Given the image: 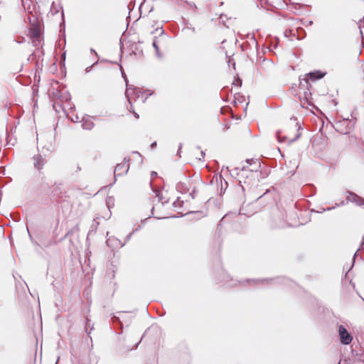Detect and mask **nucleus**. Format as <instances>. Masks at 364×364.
<instances>
[{
  "label": "nucleus",
  "instance_id": "1",
  "mask_svg": "<svg viewBox=\"0 0 364 364\" xmlns=\"http://www.w3.org/2000/svg\"><path fill=\"white\" fill-rule=\"evenodd\" d=\"M125 81L127 86L125 95L129 101L130 107L132 108L133 101L136 102V100H141L142 104L145 103L148 98V95L146 94V91H144L141 88L135 87L134 85H128L126 79Z\"/></svg>",
  "mask_w": 364,
  "mask_h": 364
},
{
  "label": "nucleus",
  "instance_id": "2",
  "mask_svg": "<svg viewBox=\"0 0 364 364\" xmlns=\"http://www.w3.org/2000/svg\"><path fill=\"white\" fill-rule=\"evenodd\" d=\"M54 146L52 144V143H48L47 144L42 146V152L43 153L44 156H46L48 153L52 152ZM33 160L35 168H36L38 171L43 169L44 165L46 163L45 156H42L41 154L35 155L33 157Z\"/></svg>",
  "mask_w": 364,
  "mask_h": 364
},
{
  "label": "nucleus",
  "instance_id": "3",
  "mask_svg": "<svg viewBox=\"0 0 364 364\" xmlns=\"http://www.w3.org/2000/svg\"><path fill=\"white\" fill-rule=\"evenodd\" d=\"M246 163L248 164L250 166H252V168H250L249 166H243L242 168L237 167L235 169H233L232 174H236L238 176H244L245 172L250 171H257V168L259 167L260 164L258 160H254V159H247Z\"/></svg>",
  "mask_w": 364,
  "mask_h": 364
},
{
  "label": "nucleus",
  "instance_id": "4",
  "mask_svg": "<svg viewBox=\"0 0 364 364\" xmlns=\"http://www.w3.org/2000/svg\"><path fill=\"white\" fill-rule=\"evenodd\" d=\"M30 38L34 46H39L41 44V25L38 22L31 23V27L29 29Z\"/></svg>",
  "mask_w": 364,
  "mask_h": 364
},
{
  "label": "nucleus",
  "instance_id": "5",
  "mask_svg": "<svg viewBox=\"0 0 364 364\" xmlns=\"http://www.w3.org/2000/svg\"><path fill=\"white\" fill-rule=\"evenodd\" d=\"M338 333L340 336V340L341 343L344 345H348L353 340L352 336L348 332L346 328L341 325L338 328Z\"/></svg>",
  "mask_w": 364,
  "mask_h": 364
},
{
  "label": "nucleus",
  "instance_id": "6",
  "mask_svg": "<svg viewBox=\"0 0 364 364\" xmlns=\"http://www.w3.org/2000/svg\"><path fill=\"white\" fill-rule=\"evenodd\" d=\"M129 159L124 158V162L121 164H118L114 169V175L115 176H122L126 174L129 168Z\"/></svg>",
  "mask_w": 364,
  "mask_h": 364
},
{
  "label": "nucleus",
  "instance_id": "7",
  "mask_svg": "<svg viewBox=\"0 0 364 364\" xmlns=\"http://www.w3.org/2000/svg\"><path fill=\"white\" fill-rule=\"evenodd\" d=\"M346 202H351L358 206L364 207V198L353 192H348L346 196Z\"/></svg>",
  "mask_w": 364,
  "mask_h": 364
},
{
  "label": "nucleus",
  "instance_id": "8",
  "mask_svg": "<svg viewBox=\"0 0 364 364\" xmlns=\"http://www.w3.org/2000/svg\"><path fill=\"white\" fill-rule=\"evenodd\" d=\"M299 136H300V134H297L296 136L295 137H294V138H290V137H289L287 136H284L283 137V139H282L281 136H280V132H277V137L278 141L279 142L287 141H288L289 143H291V142H294L296 140H297L299 138Z\"/></svg>",
  "mask_w": 364,
  "mask_h": 364
},
{
  "label": "nucleus",
  "instance_id": "9",
  "mask_svg": "<svg viewBox=\"0 0 364 364\" xmlns=\"http://www.w3.org/2000/svg\"><path fill=\"white\" fill-rule=\"evenodd\" d=\"M247 38H248L247 44L250 46V47L257 50V42L255 38V36L250 35L247 36Z\"/></svg>",
  "mask_w": 364,
  "mask_h": 364
},
{
  "label": "nucleus",
  "instance_id": "10",
  "mask_svg": "<svg viewBox=\"0 0 364 364\" xmlns=\"http://www.w3.org/2000/svg\"><path fill=\"white\" fill-rule=\"evenodd\" d=\"M308 76L309 77V78L311 80H316L322 78L323 75L321 72L317 71V72L309 73L308 74Z\"/></svg>",
  "mask_w": 364,
  "mask_h": 364
},
{
  "label": "nucleus",
  "instance_id": "11",
  "mask_svg": "<svg viewBox=\"0 0 364 364\" xmlns=\"http://www.w3.org/2000/svg\"><path fill=\"white\" fill-rule=\"evenodd\" d=\"M83 129L90 130L94 127V123L91 120H85L82 124Z\"/></svg>",
  "mask_w": 364,
  "mask_h": 364
},
{
  "label": "nucleus",
  "instance_id": "12",
  "mask_svg": "<svg viewBox=\"0 0 364 364\" xmlns=\"http://www.w3.org/2000/svg\"><path fill=\"white\" fill-rule=\"evenodd\" d=\"M153 47L154 48L155 50H156V55L161 58L162 57V55L159 52V46L157 45V43H156V39H154V42H153Z\"/></svg>",
  "mask_w": 364,
  "mask_h": 364
},
{
  "label": "nucleus",
  "instance_id": "13",
  "mask_svg": "<svg viewBox=\"0 0 364 364\" xmlns=\"http://www.w3.org/2000/svg\"><path fill=\"white\" fill-rule=\"evenodd\" d=\"M151 214H152L154 218H158V219H162V218H166V217L155 215V207L152 208V209H151Z\"/></svg>",
  "mask_w": 364,
  "mask_h": 364
},
{
  "label": "nucleus",
  "instance_id": "14",
  "mask_svg": "<svg viewBox=\"0 0 364 364\" xmlns=\"http://www.w3.org/2000/svg\"><path fill=\"white\" fill-rule=\"evenodd\" d=\"M345 204H346V201L342 200V201L341 202V203H340V204L336 203V205H335V206H333V207L328 208L327 209H323V211H325V210H332V209L335 208L336 207L339 206L340 205H345Z\"/></svg>",
  "mask_w": 364,
  "mask_h": 364
},
{
  "label": "nucleus",
  "instance_id": "15",
  "mask_svg": "<svg viewBox=\"0 0 364 364\" xmlns=\"http://www.w3.org/2000/svg\"><path fill=\"white\" fill-rule=\"evenodd\" d=\"M267 281V279H262V280H259V279H251V280H247L246 282H249V283H252L254 284H257L259 282H264Z\"/></svg>",
  "mask_w": 364,
  "mask_h": 364
},
{
  "label": "nucleus",
  "instance_id": "16",
  "mask_svg": "<svg viewBox=\"0 0 364 364\" xmlns=\"http://www.w3.org/2000/svg\"><path fill=\"white\" fill-rule=\"evenodd\" d=\"M156 197L158 198L159 202L161 203V205H164V203H167L166 200V201H163L162 200V197L160 196V193L159 192L156 193Z\"/></svg>",
  "mask_w": 364,
  "mask_h": 364
},
{
  "label": "nucleus",
  "instance_id": "17",
  "mask_svg": "<svg viewBox=\"0 0 364 364\" xmlns=\"http://www.w3.org/2000/svg\"><path fill=\"white\" fill-rule=\"evenodd\" d=\"M304 82L300 81V86L305 87V85L307 87L309 85L308 80H304Z\"/></svg>",
  "mask_w": 364,
  "mask_h": 364
},
{
  "label": "nucleus",
  "instance_id": "18",
  "mask_svg": "<svg viewBox=\"0 0 364 364\" xmlns=\"http://www.w3.org/2000/svg\"><path fill=\"white\" fill-rule=\"evenodd\" d=\"M186 3L190 6V7H193L194 9H196V6L195 4V3L193 2H188V1H186Z\"/></svg>",
  "mask_w": 364,
  "mask_h": 364
},
{
  "label": "nucleus",
  "instance_id": "19",
  "mask_svg": "<svg viewBox=\"0 0 364 364\" xmlns=\"http://www.w3.org/2000/svg\"><path fill=\"white\" fill-rule=\"evenodd\" d=\"M181 203V201H180L178 199H177V200H176V201H174V202L173 203V205L174 207H177V205H178V203Z\"/></svg>",
  "mask_w": 364,
  "mask_h": 364
},
{
  "label": "nucleus",
  "instance_id": "20",
  "mask_svg": "<svg viewBox=\"0 0 364 364\" xmlns=\"http://www.w3.org/2000/svg\"><path fill=\"white\" fill-rule=\"evenodd\" d=\"M156 146V141L153 142V143L151 144V147L152 149H153V148H154Z\"/></svg>",
  "mask_w": 364,
  "mask_h": 364
},
{
  "label": "nucleus",
  "instance_id": "21",
  "mask_svg": "<svg viewBox=\"0 0 364 364\" xmlns=\"http://www.w3.org/2000/svg\"><path fill=\"white\" fill-rule=\"evenodd\" d=\"M11 145V146H14V143H11L10 141H9V139H7V143H6V145Z\"/></svg>",
  "mask_w": 364,
  "mask_h": 364
},
{
  "label": "nucleus",
  "instance_id": "22",
  "mask_svg": "<svg viewBox=\"0 0 364 364\" xmlns=\"http://www.w3.org/2000/svg\"><path fill=\"white\" fill-rule=\"evenodd\" d=\"M132 235V233H130V234L127 237V240H126L127 241V240H129L131 238Z\"/></svg>",
  "mask_w": 364,
  "mask_h": 364
},
{
  "label": "nucleus",
  "instance_id": "23",
  "mask_svg": "<svg viewBox=\"0 0 364 364\" xmlns=\"http://www.w3.org/2000/svg\"><path fill=\"white\" fill-rule=\"evenodd\" d=\"M91 68H92V66H90V67H87V68H86V72H87V73L90 72V70H91Z\"/></svg>",
  "mask_w": 364,
  "mask_h": 364
},
{
  "label": "nucleus",
  "instance_id": "24",
  "mask_svg": "<svg viewBox=\"0 0 364 364\" xmlns=\"http://www.w3.org/2000/svg\"><path fill=\"white\" fill-rule=\"evenodd\" d=\"M133 113H134V116L136 117V118H137V119H138V118L139 117V114H138L136 112H133Z\"/></svg>",
  "mask_w": 364,
  "mask_h": 364
},
{
  "label": "nucleus",
  "instance_id": "25",
  "mask_svg": "<svg viewBox=\"0 0 364 364\" xmlns=\"http://www.w3.org/2000/svg\"><path fill=\"white\" fill-rule=\"evenodd\" d=\"M37 141H38V144H39V146H41V142L39 141L38 138H37Z\"/></svg>",
  "mask_w": 364,
  "mask_h": 364
},
{
  "label": "nucleus",
  "instance_id": "26",
  "mask_svg": "<svg viewBox=\"0 0 364 364\" xmlns=\"http://www.w3.org/2000/svg\"><path fill=\"white\" fill-rule=\"evenodd\" d=\"M156 174L157 173L156 172L153 171L152 173H151V176H156Z\"/></svg>",
  "mask_w": 364,
  "mask_h": 364
},
{
  "label": "nucleus",
  "instance_id": "27",
  "mask_svg": "<svg viewBox=\"0 0 364 364\" xmlns=\"http://www.w3.org/2000/svg\"><path fill=\"white\" fill-rule=\"evenodd\" d=\"M237 81H238V82H239L240 85H241V84H242V81H241L240 79H239Z\"/></svg>",
  "mask_w": 364,
  "mask_h": 364
},
{
  "label": "nucleus",
  "instance_id": "28",
  "mask_svg": "<svg viewBox=\"0 0 364 364\" xmlns=\"http://www.w3.org/2000/svg\"><path fill=\"white\" fill-rule=\"evenodd\" d=\"M77 171H80V169H81L79 166H77Z\"/></svg>",
  "mask_w": 364,
  "mask_h": 364
},
{
  "label": "nucleus",
  "instance_id": "29",
  "mask_svg": "<svg viewBox=\"0 0 364 364\" xmlns=\"http://www.w3.org/2000/svg\"><path fill=\"white\" fill-rule=\"evenodd\" d=\"M89 326V321L87 320V323H86V326Z\"/></svg>",
  "mask_w": 364,
  "mask_h": 364
},
{
  "label": "nucleus",
  "instance_id": "30",
  "mask_svg": "<svg viewBox=\"0 0 364 364\" xmlns=\"http://www.w3.org/2000/svg\"><path fill=\"white\" fill-rule=\"evenodd\" d=\"M91 52H94L95 54H97L93 49H91Z\"/></svg>",
  "mask_w": 364,
  "mask_h": 364
},
{
  "label": "nucleus",
  "instance_id": "31",
  "mask_svg": "<svg viewBox=\"0 0 364 364\" xmlns=\"http://www.w3.org/2000/svg\"><path fill=\"white\" fill-rule=\"evenodd\" d=\"M54 6V2L52 3V6H51V9H53V7Z\"/></svg>",
  "mask_w": 364,
  "mask_h": 364
}]
</instances>
